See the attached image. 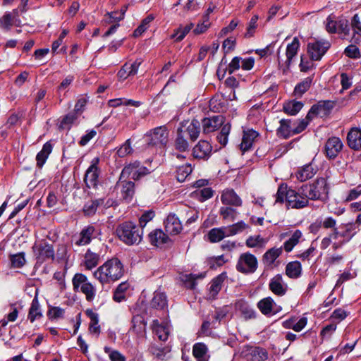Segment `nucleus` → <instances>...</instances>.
I'll list each match as a JSON object with an SVG mask.
<instances>
[{"label": "nucleus", "mask_w": 361, "mask_h": 361, "mask_svg": "<svg viewBox=\"0 0 361 361\" xmlns=\"http://www.w3.org/2000/svg\"><path fill=\"white\" fill-rule=\"evenodd\" d=\"M11 266L14 268H21L25 263V256L24 252H19L10 256Z\"/></svg>", "instance_id": "obj_51"}, {"label": "nucleus", "mask_w": 361, "mask_h": 361, "mask_svg": "<svg viewBox=\"0 0 361 361\" xmlns=\"http://www.w3.org/2000/svg\"><path fill=\"white\" fill-rule=\"evenodd\" d=\"M95 228L92 226L85 227L80 233L77 239H75V245L78 246L86 245L89 244L94 235Z\"/></svg>", "instance_id": "obj_22"}, {"label": "nucleus", "mask_w": 361, "mask_h": 361, "mask_svg": "<svg viewBox=\"0 0 361 361\" xmlns=\"http://www.w3.org/2000/svg\"><path fill=\"white\" fill-rule=\"evenodd\" d=\"M123 20V14H118V11L107 13L105 16V22L108 24L114 23Z\"/></svg>", "instance_id": "obj_61"}, {"label": "nucleus", "mask_w": 361, "mask_h": 361, "mask_svg": "<svg viewBox=\"0 0 361 361\" xmlns=\"http://www.w3.org/2000/svg\"><path fill=\"white\" fill-rule=\"evenodd\" d=\"M141 62L135 61L132 63H126L118 71V76L121 80H125L128 76L137 74Z\"/></svg>", "instance_id": "obj_23"}, {"label": "nucleus", "mask_w": 361, "mask_h": 361, "mask_svg": "<svg viewBox=\"0 0 361 361\" xmlns=\"http://www.w3.org/2000/svg\"><path fill=\"white\" fill-rule=\"evenodd\" d=\"M165 229L171 235H178L183 230V226L175 214H169L164 222Z\"/></svg>", "instance_id": "obj_15"}, {"label": "nucleus", "mask_w": 361, "mask_h": 361, "mask_svg": "<svg viewBox=\"0 0 361 361\" xmlns=\"http://www.w3.org/2000/svg\"><path fill=\"white\" fill-rule=\"evenodd\" d=\"M149 170L142 166L140 162L135 161L125 166L122 170L120 179H124L130 177L132 179H139L142 176H144L149 173Z\"/></svg>", "instance_id": "obj_11"}, {"label": "nucleus", "mask_w": 361, "mask_h": 361, "mask_svg": "<svg viewBox=\"0 0 361 361\" xmlns=\"http://www.w3.org/2000/svg\"><path fill=\"white\" fill-rule=\"evenodd\" d=\"M268 240L262 238L261 235H252L250 236L245 242L246 245L248 247H264L267 243Z\"/></svg>", "instance_id": "obj_42"}, {"label": "nucleus", "mask_w": 361, "mask_h": 361, "mask_svg": "<svg viewBox=\"0 0 361 361\" xmlns=\"http://www.w3.org/2000/svg\"><path fill=\"white\" fill-rule=\"evenodd\" d=\"M259 133L253 129H247L243 131L240 149L245 152L249 150L252 144L257 140Z\"/></svg>", "instance_id": "obj_19"}, {"label": "nucleus", "mask_w": 361, "mask_h": 361, "mask_svg": "<svg viewBox=\"0 0 361 361\" xmlns=\"http://www.w3.org/2000/svg\"><path fill=\"white\" fill-rule=\"evenodd\" d=\"M151 306L153 308L163 310L166 306V296L161 292H155L151 301Z\"/></svg>", "instance_id": "obj_39"}, {"label": "nucleus", "mask_w": 361, "mask_h": 361, "mask_svg": "<svg viewBox=\"0 0 361 361\" xmlns=\"http://www.w3.org/2000/svg\"><path fill=\"white\" fill-rule=\"evenodd\" d=\"M255 361H263L267 359L268 355L265 350L259 348H255L252 350Z\"/></svg>", "instance_id": "obj_62"}, {"label": "nucleus", "mask_w": 361, "mask_h": 361, "mask_svg": "<svg viewBox=\"0 0 361 361\" xmlns=\"http://www.w3.org/2000/svg\"><path fill=\"white\" fill-rule=\"evenodd\" d=\"M258 18H259V17L257 15H254L251 18V19L248 23L247 27V31L245 34V37L249 38V37H251L253 36V35L255 32V30L257 27Z\"/></svg>", "instance_id": "obj_57"}, {"label": "nucleus", "mask_w": 361, "mask_h": 361, "mask_svg": "<svg viewBox=\"0 0 361 361\" xmlns=\"http://www.w3.org/2000/svg\"><path fill=\"white\" fill-rule=\"evenodd\" d=\"M281 254L282 247H273L264 253L263 258L267 264H272Z\"/></svg>", "instance_id": "obj_44"}, {"label": "nucleus", "mask_w": 361, "mask_h": 361, "mask_svg": "<svg viewBox=\"0 0 361 361\" xmlns=\"http://www.w3.org/2000/svg\"><path fill=\"white\" fill-rule=\"evenodd\" d=\"M332 107L333 104L330 102H319L318 104L313 105L305 119L292 123L295 135L303 131L307 126L309 121L315 116L325 114Z\"/></svg>", "instance_id": "obj_5"}, {"label": "nucleus", "mask_w": 361, "mask_h": 361, "mask_svg": "<svg viewBox=\"0 0 361 361\" xmlns=\"http://www.w3.org/2000/svg\"><path fill=\"white\" fill-rule=\"evenodd\" d=\"M343 148L341 140L337 137L329 138L325 145L326 156L330 159L335 158Z\"/></svg>", "instance_id": "obj_16"}, {"label": "nucleus", "mask_w": 361, "mask_h": 361, "mask_svg": "<svg viewBox=\"0 0 361 361\" xmlns=\"http://www.w3.org/2000/svg\"><path fill=\"white\" fill-rule=\"evenodd\" d=\"M212 145L206 140H200L192 149L193 157L196 159H207L212 152Z\"/></svg>", "instance_id": "obj_17"}, {"label": "nucleus", "mask_w": 361, "mask_h": 361, "mask_svg": "<svg viewBox=\"0 0 361 361\" xmlns=\"http://www.w3.org/2000/svg\"><path fill=\"white\" fill-rule=\"evenodd\" d=\"M331 44L324 39L316 40L307 44V52L312 60L319 61L329 49Z\"/></svg>", "instance_id": "obj_10"}, {"label": "nucleus", "mask_w": 361, "mask_h": 361, "mask_svg": "<svg viewBox=\"0 0 361 361\" xmlns=\"http://www.w3.org/2000/svg\"><path fill=\"white\" fill-rule=\"evenodd\" d=\"M73 80H74V77L73 75H68L66 78H65L62 80V82L60 83V85L57 87V92H58L60 97L63 92L66 93V92L68 91L69 87L71 86Z\"/></svg>", "instance_id": "obj_56"}, {"label": "nucleus", "mask_w": 361, "mask_h": 361, "mask_svg": "<svg viewBox=\"0 0 361 361\" xmlns=\"http://www.w3.org/2000/svg\"><path fill=\"white\" fill-rule=\"evenodd\" d=\"M312 79L311 78H306L302 82L298 83L294 89V95L297 97H300L306 92L312 85Z\"/></svg>", "instance_id": "obj_43"}, {"label": "nucleus", "mask_w": 361, "mask_h": 361, "mask_svg": "<svg viewBox=\"0 0 361 361\" xmlns=\"http://www.w3.org/2000/svg\"><path fill=\"white\" fill-rule=\"evenodd\" d=\"M348 146L354 150H361V129L353 128L347 135Z\"/></svg>", "instance_id": "obj_21"}, {"label": "nucleus", "mask_w": 361, "mask_h": 361, "mask_svg": "<svg viewBox=\"0 0 361 361\" xmlns=\"http://www.w3.org/2000/svg\"><path fill=\"white\" fill-rule=\"evenodd\" d=\"M277 135L283 138H288L293 135V126L288 120H281L280 126L277 129Z\"/></svg>", "instance_id": "obj_28"}, {"label": "nucleus", "mask_w": 361, "mask_h": 361, "mask_svg": "<svg viewBox=\"0 0 361 361\" xmlns=\"http://www.w3.org/2000/svg\"><path fill=\"white\" fill-rule=\"evenodd\" d=\"M149 238L152 244L160 246L166 243L169 239L168 236L161 230H155L151 232Z\"/></svg>", "instance_id": "obj_34"}, {"label": "nucleus", "mask_w": 361, "mask_h": 361, "mask_svg": "<svg viewBox=\"0 0 361 361\" xmlns=\"http://www.w3.org/2000/svg\"><path fill=\"white\" fill-rule=\"evenodd\" d=\"M103 202L104 200L102 199L95 200L87 202L83 207V212L87 216L93 215L94 214H95L97 207L100 204H103Z\"/></svg>", "instance_id": "obj_48"}, {"label": "nucleus", "mask_w": 361, "mask_h": 361, "mask_svg": "<svg viewBox=\"0 0 361 361\" xmlns=\"http://www.w3.org/2000/svg\"><path fill=\"white\" fill-rule=\"evenodd\" d=\"M99 262V255L88 250L84 257V265L85 268L88 270H91L97 266Z\"/></svg>", "instance_id": "obj_37"}, {"label": "nucleus", "mask_w": 361, "mask_h": 361, "mask_svg": "<svg viewBox=\"0 0 361 361\" xmlns=\"http://www.w3.org/2000/svg\"><path fill=\"white\" fill-rule=\"evenodd\" d=\"M154 16L152 15L148 16L145 19L142 20L141 24L138 26V27L134 31L133 35L135 37L140 36L144 32L147 30V29L149 26V23L153 20Z\"/></svg>", "instance_id": "obj_55"}, {"label": "nucleus", "mask_w": 361, "mask_h": 361, "mask_svg": "<svg viewBox=\"0 0 361 361\" xmlns=\"http://www.w3.org/2000/svg\"><path fill=\"white\" fill-rule=\"evenodd\" d=\"M183 133V128L178 129V136L175 142L176 149L180 152H185L189 148V145Z\"/></svg>", "instance_id": "obj_47"}, {"label": "nucleus", "mask_w": 361, "mask_h": 361, "mask_svg": "<svg viewBox=\"0 0 361 361\" xmlns=\"http://www.w3.org/2000/svg\"><path fill=\"white\" fill-rule=\"evenodd\" d=\"M302 267L299 262L295 261L288 263L286 267V275L293 279L299 277L301 274Z\"/></svg>", "instance_id": "obj_38"}, {"label": "nucleus", "mask_w": 361, "mask_h": 361, "mask_svg": "<svg viewBox=\"0 0 361 361\" xmlns=\"http://www.w3.org/2000/svg\"><path fill=\"white\" fill-rule=\"evenodd\" d=\"M152 329L159 340L166 341L168 338L169 330L166 324H160L158 320L155 319L153 321Z\"/></svg>", "instance_id": "obj_33"}, {"label": "nucleus", "mask_w": 361, "mask_h": 361, "mask_svg": "<svg viewBox=\"0 0 361 361\" xmlns=\"http://www.w3.org/2000/svg\"><path fill=\"white\" fill-rule=\"evenodd\" d=\"M192 354L196 361H209V355L207 345L202 343H197L193 345Z\"/></svg>", "instance_id": "obj_26"}, {"label": "nucleus", "mask_w": 361, "mask_h": 361, "mask_svg": "<svg viewBox=\"0 0 361 361\" xmlns=\"http://www.w3.org/2000/svg\"><path fill=\"white\" fill-rule=\"evenodd\" d=\"M32 249L37 264H42L54 259V247L51 244L45 240L36 241Z\"/></svg>", "instance_id": "obj_7"}, {"label": "nucleus", "mask_w": 361, "mask_h": 361, "mask_svg": "<svg viewBox=\"0 0 361 361\" xmlns=\"http://www.w3.org/2000/svg\"><path fill=\"white\" fill-rule=\"evenodd\" d=\"M225 274H221L214 278L209 289V298L214 299L222 288V283L226 279Z\"/></svg>", "instance_id": "obj_25"}, {"label": "nucleus", "mask_w": 361, "mask_h": 361, "mask_svg": "<svg viewBox=\"0 0 361 361\" xmlns=\"http://www.w3.org/2000/svg\"><path fill=\"white\" fill-rule=\"evenodd\" d=\"M226 231L225 226L212 228L208 233V238L211 243H218L225 237H228Z\"/></svg>", "instance_id": "obj_35"}, {"label": "nucleus", "mask_w": 361, "mask_h": 361, "mask_svg": "<svg viewBox=\"0 0 361 361\" xmlns=\"http://www.w3.org/2000/svg\"><path fill=\"white\" fill-rule=\"evenodd\" d=\"M227 235L231 236L240 233L248 228V225L244 221H239L231 226H225Z\"/></svg>", "instance_id": "obj_45"}, {"label": "nucleus", "mask_w": 361, "mask_h": 361, "mask_svg": "<svg viewBox=\"0 0 361 361\" xmlns=\"http://www.w3.org/2000/svg\"><path fill=\"white\" fill-rule=\"evenodd\" d=\"M221 200L224 204L235 207H239L242 204L241 199L232 189H226L223 190L221 195Z\"/></svg>", "instance_id": "obj_20"}, {"label": "nucleus", "mask_w": 361, "mask_h": 361, "mask_svg": "<svg viewBox=\"0 0 361 361\" xmlns=\"http://www.w3.org/2000/svg\"><path fill=\"white\" fill-rule=\"evenodd\" d=\"M302 234L300 230H296L291 235L290 238L283 243V248L287 252H290L293 247L299 243Z\"/></svg>", "instance_id": "obj_40"}, {"label": "nucleus", "mask_w": 361, "mask_h": 361, "mask_svg": "<svg viewBox=\"0 0 361 361\" xmlns=\"http://www.w3.org/2000/svg\"><path fill=\"white\" fill-rule=\"evenodd\" d=\"M87 315L90 318L89 331L92 334H99L100 333V326L98 324V315L92 311H87Z\"/></svg>", "instance_id": "obj_49"}, {"label": "nucleus", "mask_w": 361, "mask_h": 361, "mask_svg": "<svg viewBox=\"0 0 361 361\" xmlns=\"http://www.w3.org/2000/svg\"><path fill=\"white\" fill-rule=\"evenodd\" d=\"M74 290L82 292L88 302L94 300L96 288L89 281L87 277L80 273L75 274L72 279Z\"/></svg>", "instance_id": "obj_6"}, {"label": "nucleus", "mask_w": 361, "mask_h": 361, "mask_svg": "<svg viewBox=\"0 0 361 361\" xmlns=\"http://www.w3.org/2000/svg\"><path fill=\"white\" fill-rule=\"evenodd\" d=\"M316 171L312 164H307L298 170L296 173V178L298 180L303 182L312 178L315 175Z\"/></svg>", "instance_id": "obj_31"}, {"label": "nucleus", "mask_w": 361, "mask_h": 361, "mask_svg": "<svg viewBox=\"0 0 361 361\" xmlns=\"http://www.w3.org/2000/svg\"><path fill=\"white\" fill-rule=\"evenodd\" d=\"M219 213L224 220H227L228 221H233L238 214L235 209L228 207H222L220 209Z\"/></svg>", "instance_id": "obj_53"}, {"label": "nucleus", "mask_w": 361, "mask_h": 361, "mask_svg": "<svg viewBox=\"0 0 361 361\" xmlns=\"http://www.w3.org/2000/svg\"><path fill=\"white\" fill-rule=\"evenodd\" d=\"M78 115L75 113H71L64 116L61 121L59 128L61 130L70 129L72 123L77 119Z\"/></svg>", "instance_id": "obj_54"}, {"label": "nucleus", "mask_w": 361, "mask_h": 361, "mask_svg": "<svg viewBox=\"0 0 361 361\" xmlns=\"http://www.w3.org/2000/svg\"><path fill=\"white\" fill-rule=\"evenodd\" d=\"M194 25L190 23L185 26H180L175 32L171 35L172 39H175L176 41L180 42L184 39L185 35L191 30Z\"/></svg>", "instance_id": "obj_46"}, {"label": "nucleus", "mask_w": 361, "mask_h": 361, "mask_svg": "<svg viewBox=\"0 0 361 361\" xmlns=\"http://www.w3.org/2000/svg\"><path fill=\"white\" fill-rule=\"evenodd\" d=\"M200 132V123L197 120H192L190 123H188L185 130L183 129L182 134L184 136H188L191 140L194 141L196 140Z\"/></svg>", "instance_id": "obj_29"}, {"label": "nucleus", "mask_w": 361, "mask_h": 361, "mask_svg": "<svg viewBox=\"0 0 361 361\" xmlns=\"http://www.w3.org/2000/svg\"><path fill=\"white\" fill-rule=\"evenodd\" d=\"M209 107L214 111H221L224 109V105L221 102V98L219 97H215L209 101Z\"/></svg>", "instance_id": "obj_59"}, {"label": "nucleus", "mask_w": 361, "mask_h": 361, "mask_svg": "<svg viewBox=\"0 0 361 361\" xmlns=\"http://www.w3.org/2000/svg\"><path fill=\"white\" fill-rule=\"evenodd\" d=\"M132 151L130 140H128L117 149L116 154L119 157H125L130 154Z\"/></svg>", "instance_id": "obj_58"}, {"label": "nucleus", "mask_w": 361, "mask_h": 361, "mask_svg": "<svg viewBox=\"0 0 361 361\" xmlns=\"http://www.w3.org/2000/svg\"><path fill=\"white\" fill-rule=\"evenodd\" d=\"M300 47V42L297 37H294L292 42L288 44L286 48V66L288 67L292 61L293 57H295Z\"/></svg>", "instance_id": "obj_30"}, {"label": "nucleus", "mask_w": 361, "mask_h": 361, "mask_svg": "<svg viewBox=\"0 0 361 361\" xmlns=\"http://www.w3.org/2000/svg\"><path fill=\"white\" fill-rule=\"evenodd\" d=\"M224 123L222 116H216L210 118H204L202 120V128L204 133H210L217 130Z\"/></svg>", "instance_id": "obj_18"}, {"label": "nucleus", "mask_w": 361, "mask_h": 361, "mask_svg": "<svg viewBox=\"0 0 361 361\" xmlns=\"http://www.w3.org/2000/svg\"><path fill=\"white\" fill-rule=\"evenodd\" d=\"M257 268V259L255 255L249 252L242 254L236 264L237 270L243 274L254 273Z\"/></svg>", "instance_id": "obj_9"}, {"label": "nucleus", "mask_w": 361, "mask_h": 361, "mask_svg": "<svg viewBox=\"0 0 361 361\" xmlns=\"http://www.w3.org/2000/svg\"><path fill=\"white\" fill-rule=\"evenodd\" d=\"M361 195V185L350 190L345 197V202H350L357 199Z\"/></svg>", "instance_id": "obj_64"}, {"label": "nucleus", "mask_w": 361, "mask_h": 361, "mask_svg": "<svg viewBox=\"0 0 361 361\" xmlns=\"http://www.w3.org/2000/svg\"><path fill=\"white\" fill-rule=\"evenodd\" d=\"M64 314V310L59 307H52L48 311V316L51 319L62 318Z\"/></svg>", "instance_id": "obj_60"}, {"label": "nucleus", "mask_w": 361, "mask_h": 361, "mask_svg": "<svg viewBox=\"0 0 361 361\" xmlns=\"http://www.w3.org/2000/svg\"><path fill=\"white\" fill-rule=\"evenodd\" d=\"M192 171V166L190 164H184L179 166L177 169V180L179 182H183L185 178L191 173Z\"/></svg>", "instance_id": "obj_52"}, {"label": "nucleus", "mask_w": 361, "mask_h": 361, "mask_svg": "<svg viewBox=\"0 0 361 361\" xmlns=\"http://www.w3.org/2000/svg\"><path fill=\"white\" fill-rule=\"evenodd\" d=\"M303 104L300 102L292 100L284 104L283 110L289 115L297 114L302 108Z\"/></svg>", "instance_id": "obj_41"}, {"label": "nucleus", "mask_w": 361, "mask_h": 361, "mask_svg": "<svg viewBox=\"0 0 361 361\" xmlns=\"http://www.w3.org/2000/svg\"><path fill=\"white\" fill-rule=\"evenodd\" d=\"M120 183L121 184V194L123 198L127 201L130 202L135 193V184L132 181H125L120 179Z\"/></svg>", "instance_id": "obj_32"}, {"label": "nucleus", "mask_w": 361, "mask_h": 361, "mask_svg": "<svg viewBox=\"0 0 361 361\" xmlns=\"http://www.w3.org/2000/svg\"><path fill=\"white\" fill-rule=\"evenodd\" d=\"M287 202L288 207L294 209H302L308 205L309 200L307 193L302 190V186L295 191L287 189V187L281 185L279 187L276 195L275 202Z\"/></svg>", "instance_id": "obj_2"}, {"label": "nucleus", "mask_w": 361, "mask_h": 361, "mask_svg": "<svg viewBox=\"0 0 361 361\" xmlns=\"http://www.w3.org/2000/svg\"><path fill=\"white\" fill-rule=\"evenodd\" d=\"M99 162L98 158L92 160V164L87 169L84 180L88 188L95 187L97 183L99 176V171L97 164Z\"/></svg>", "instance_id": "obj_14"}, {"label": "nucleus", "mask_w": 361, "mask_h": 361, "mask_svg": "<svg viewBox=\"0 0 361 361\" xmlns=\"http://www.w3.org/2000/svg\"><path fill=\"white\" fill-rule=\"evenodd\" d=\"M269 287L271 291L278 296L284 295L288 288L282 276L279 274L276 275L270 280Z\"/></svg>", "instance_id": "obj_13"}, {"label": "nucleus", "mask_w": 361, "mask_h": 361, "mask_svg": "<svg viewBox=\"0 0 361 361\" xmlns=\"http://www.w3.org/2000/svg\"><path fill=\"white\" fill-rule=\"evenodd\" d=\"M104 351L109 353V358L111 361H126L125 357L117 350L110 352L109 348L105 347Z\"/></svg>", "instance_id": "obj_63"}, {"label": "nucleus", "mask_w": 361, "mask_h": 361, "mask_svg": "<svg viewBox=\"0 0 361 361\" xmlns=\"http://www.w3.org/2000/svg\"><path fill=\"white\" fill-rule=\"evenodd\" d=\"M118 238L127 245L139 243L142 240V232L132 222H125L116 229Z\"/></svg>", "instance_id": "obj_4"}, {"label": "nucleus", "mask_w": 361, "mask_h": 361, "mask_svg": "<svg viewBox=\"0 0 361 361\" xmlns=\"http://www.w3.org/2000/svg\"><path fill=\"white\" fill-rule=\"evenodd\" d=\"M336 220L331 216H328L324 218L320 223L319 226L323 227L326 229H332L333 232L331 234V236L333 237V239H336L338 236H345V233H340L338 228L336 227Z\"/></svg>", "instance_id": "obj_27"}, {"label": "nucleus", "mask_w": 361, "mask_h": 361, "mask_svg": "<svg viewBox=\"0 0 361 361\" xmlns=\"http://www.w3.org/2000/svg\"><path fill=\"white\" fill-rule=\"evenodd\" d=\"M51 151V145L48 142H46L43 145L42 150L37 154L36 160L37 166L39 168L42 167Z\"/></svg>", "instance_id": "obj_36"}, {"label": "nucleus", "mask_w": 361, "mask_h": 361, "mask_svg": "<svg viewBox=\"0 0 361 361\" xmlns=\"http://www.w3.org/2000/svg\"><path fill=\"white\" fill-rule=\"evenodd\" d=\"M302 190L307 193L308 200L326 201L328 198L329 187L325 178H318L310 185L302 186Z\"/></svg>", "instance_id": "obj_3"}, {"label": "nucleus", "mask_w": 361, "mask_h": 361, "mask_svg": "<svg viewBox=\"0 0 361 361\" xmlns=\"http://www.w3.org/2000/svg\"><path fill=\"white\" fill-rule=\"evenodd\" d=\"M42 317V312L39 309V304L37 299H34L32 302L31 307L28 314V318L31 322Z\"/></svg>", "instance_id": "obj_50"}, {"label": "nucleus", "mask_w": 361, "mask_h": 361, "mask_svg": "<svg viewBox=\"0 0 361 361\" xmlns=\"http://www.w3.org/2000/svg\"><path fill=\"white\" fill-rule=\"evenodd\" d=\"M123 266L117 258H112L98 267L93 276L102 286L119 280L123 275Z\"/></svg>", "instance_id": "obj_1"}, {"label": "nucleus", "mask_w": 361, "mask_h": 361, "mask_svg": "<svg viewBox=\"0 0 361 361\" xmlns=\"http://www.w3.org/2000/svg\"><path fill=\"white\" fill-rule=\"evenodd\" d=\"M20 24L21 21L19 19H15V16L8 11L5 12L0 18V27L6 31L10 30L13 25L20 26Z\"/></svg>", "instance_id": "obj_24"}, {"label": "nucleus", "mask_w": 361, "mask_h": 361, "mask_svg": "<svg viewBox=\"0 0 361 361\" xmlns=\"http://www.w3.org/2000/svg\"><path fill=\"white\" fill-rule=\"evenodd\" d=\"M257 307L264 315H273L281 311L282 308L271 297L262 299L257 303Z\"/></svg>", "instance_id": "obj_12"}, {"label": "nucleus", "mask_w": 361, "mask_h": 361, "mask_svg": "<svg viewBox=\"0 0 361 361\" xmlns=\"http://www.w3.org/2000/svg\"><path fill=\"white\" fill-rule=\"evenodd\" d=\"M148 144L154 146L164 147L168 142L169 130L165 126L157 127L146 134Z\"/></svg>", "instance_id": "obj_8"}]
</instances>
